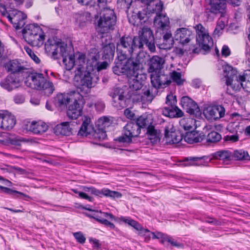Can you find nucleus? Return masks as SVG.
Returning <instances> with one entry per match:
<instances>
[{
    "label": "nucleus",
    "instance_id": "obj_32",
    "mask_svg": "<svg viewBox=\"0 0 250 250\" xmlns=\"http://www.w3.org/2000/svg\"><path fill=\"white\" fill-rule=\"evenodd\" d=\"M128 78V83L129 88L132 91V93L137 94L138 91L142 88V82L139 80V75L137 76L127 77Z\"/></svg>",
    "mask_w": 250,
    "mask_h": 250
},
{
    "label": "nucleus",
    "instance_id": "obj_53",
    "mask_svg": "<svg viewBox=\"0 0 250 250\" xmlns=\"http://www.w3.org/2000/svg\"><path fill=\"white\" fill-rule=\"evenodd\" d=\"M27 54L30 56L31 59L34 61V62L39 64L40 63L41 60L39 57L32 51V50L28 47L25 46L24 48Z\"/></svg>",
    "mask_w": 250,
    "mask_h": 250
},
{
    "label": "nucleus",
    "instance_id": "obj_56",
    "mask_svg": "<svg viewBox=\"0 0 250 250\" xmlns=\"http://www.w3.org/2000/svg\"><path fill=\"white\" fill-rule=\"evenodd\" d=\"M115 140L120 143L130 144L132 142V138L129 136V135L124 134V135L119 137Z\"/></svg>",
    "mask_w": 250,
    "mask_h": 250
},
{
    "label": "nucleus",
    "instance_id": "obj_36",
    "mask_svg": "<svg viewBox=\"0 0 250 250\" xmlns=\"http://www.w3.org/2000/svg\"><path fill=\"white\" fill-rule=\"evenodd\" d=\"M54 132L58 135H70L71 134V128L69 126V122H62L57 125L54 128Z\"/></svg>",
    "mask_w": 250,
    "mask_h": 250
},
{
    "label": "nucleus",
    "instance_id": "obj_6",
    "mask_svg": "<svg viewBox=\"0 0 250 250\" xmlns=\"http://www.w3.org/2000/svg\"><path fill=\"white\" fill-rule=\"evenodd\" d=\"M91 119L88 117H85L81 127L78 132V135L86 137L96 141H103L106 139L107 135L106 130L97 127L95 129L90 125Z\"/></svg>",
    "mask_w": 250,
    "mask_h": 250
},
{
    "label": "nucleus",
    "instance_id": "obj_49",
    "mask_svg": "<svg viewBox=\"0 0 250 250\" xmlns=\"http://www.w3.org/2000/svg\"><path fill=\"white\" fill-rule=\"evenodd\" d=\"M169 77L170 78V80L172 79L177 84H183L184 80L181 78V74L180 72L174 71L171 73V75Z\"/></svg>",
    "mask_w": 250,
    "mask_h": 250
},
{
    "label": "nucleus",
    "instance_id": "obj_52",
    "mask_svg": "<svg viewBox=\"0 0 250 250\" xmlns=\"http://www.w3.org/2000/svg\"><path fill=\"white\" fill-rule=\"evenodd\" d=\"M58 54H60L63 58L68 57L69 54L66 50V45L64 43L59 42L58 43Z\"/></svg>",
    "mask_w": 250,
    "mask_h": 250
},
{
    "label": "nucleus",
    "instance_id": "obj_15",
    "mask_svg": "<svg viewBox=\"0 0 250 250\" xmlns=\"http://www.w3.org/2000/svg\"><path fill=\"white\" fill-rule=\"evenodd\" d=\"M224 74L226 78V83L227 86H230L235 91H236L237 86V82H238L239 75L237 76V71L231 66L227 64L224 67Z\"/></svg>",
    "mask_w": 250,
    "mask_h": 250
},
{
    "label": "nucleus",
    "instance_id": "obj_24",
    "mask_svg": "<svg viewBox=\"0 0 250 250\" xmlns=\"http://www.w3.org/2000/svg\"><path fill=\"white\" fill-rule=\"evenodd\" d=\"M0 85L3 88L11 91L18 88L21 84L18 79L11 75H8L0 82Z\"/></svg>",
    "mask_w": 250,
    "mask_h": 250
},
{
    "label": "nucleus",
    "instance_id": "obj_42",
    "mask_svg": "<svg viewBox=\"0 0 250 250\" xmlns=\"http://www.w3.org/2000/svg\"><path fill=\"white\" fill-rule=\"evenodd\" d=\"M232 158L239 161H248L250 160V156L247 151L242 149L236 150L232 153Z\"/></svg>",
    "mask_w": 250,
    "mask_h": 250
},
{
    "label": "nucleus",
    "instance_id": "obj_64",
    "mask_svg": "<svg viewBox=\"0 0 250 250\" xmlns=\"http://www.w3.org/2000/svg\"><path fill=\"white\" fill-rule=\"evenodd\" d=\"M132 2V0H118V3L121 4V6L128 9Z\"/></svg>",
    "mask_w": 250,
    "mask_h": 250
},
{
    "label": "nucleus",
    "instance_id": "obj_10",
    "mask_svg": "<svg viewBox=\"0 0 250 250\" xmlns=\"http://www.w3.org/2000/svg\"><path fill=\"white\" fill-rule=\"evenodd\" d=\"M78 91H73L72 95L74 96L73 104L68 106L67 111V115L68 117L72 120L77 119L78 117L81 115L82 113V107L80 105L78 102L82 100L83 94L79 90Z\"/></svg>",
    "mask_w": 250,
    "mask_h": 250
},
{
    "label": "nucleus",
    "instance_id": "obj_44",
    "mask_svg": "<svg viewBox=\"0 0 250 250\" xmlns=\"http://www.w3.org/2000/svg\"><path fill=\"white\" fill-rule=\"evenodd\" d=\"M205 157H191L186 158L185 160L189 161L188 165L194 166H204L206 162L205 161Z\"/></svg>",
    "mask_w": 250,
    "mask_h": 250
},
{
    "label": "nucleus",
    "instance_id": "obj_3",
    "mask_svg": "<svg viewBox=\"0 0 250 250\" xmlns=\"http://www.w3.org/2000/svg\"><path fill=\"white\" fill-rule=\"evenodd\" d=\"M138 42L135 36L124 35L120 38L117 42L118 60H125L128 57L131 56L134 51L139 49Z\"/></svg>",
    "mask_w": 250,
    "mask_h": 250
},
{
    "label": "nucleus",
    "instance_id": "obj_47",
    "mask_svg": "<svg viewBox=\"0 0 250 250\" xmlns=\"http://www.w3.org/2000/svg\"><path fill=\"white\" fill-rule=\"evenodd\" d=\"M111 124V122L109 118L104 116L100 118L98 120L97 127L102 128L103 130H105L106 127L109 126Z\"/></svg>",
    "mask_w": 250,
    "mask_h": 250
},
{
    "label": "nucleus",
    "instance_id": "obj_46",
    "mask_svg": "<svg viewBox=\"0 0 250 250\" xmlns=\"http://www.w3.org/2000/svg\"><path fill=\"white\" fill-rule=\"evenodd\" d=\"M62 62L67 70H71L75 65V61L73 55H68V57L63 58Z\"/></svg>",
    "mask_w": 250,
    "mask_h": 250
},
{
    "label": "nucleus",
    "instance_id": "obj_1",
    "mask_svg": "<svg viewBox=\"0 0 250 250\" xmlns=\"http://www.w3.org/2000/svg\"><path fill=\"white\" fill-rule=\"evenodd\" d=\"M76 57L75 85L77 89L86 95L90 92L92 87V78L91 73L85 70V55L83 54H76Z\"/></svg>",
    "mask_w": 250,
    "mask_h": 250
},
{
    "label": "nucleus",
    "instance_id": "obj_58",
    "mask_svg": "<svg viewBox=\"0 0 250 250\" xmlns=\"http://www.w3.org/2000/svg\"><path fill=\"white\" fill-rule=\"evenodd\" d=\"M83 190L85 192L91 193V194L97 196L100 195V190H98L93 187H83Z\"/></svg>",
    "mask_w": 250,
    "mask_h": 250
},
{
    "label": "nucleus",
    "instance_id": "obj_16",
    "mask_svg": "<svg viewBox=\"0 0 250 250\" xmlns=\"http://www.w3.org/2000/svg\"><path fill=\"white\" fill-rule=\"evenodd\" d=\"M225 112V108L220 105L208 106L203 111L205 118L210 121H215L222 118Z\"/></svg>",
    "mask_w": 250,
    "mask_h": 250
},
{
    "label": "nucleus",
    "instance_id": "obj_45",
    "mask_svg": "<svg viewBox=\"0 0 250 250\" xmlns=\"http://www.w3.org/2000/svg\"><path fill=\"white\" fill-rule=\"evenodd\" d=\"M221 135L218 132L212 131L208 134L207 137V142L208 143H215L220 141Z\"/></svg>",
    "mask_w": 250,
    "mask_h": 250
},
{
    "label": "nucleus",
    "instance_id": "obj_2",
    "mask_svg": "<svg viewBox=\"0 0 250 250\" xmlns=\"http://www.w3.org/2000/svg\"><path fill=\"white\" fill-rule=\"evenodd\" d=\"M147 55L146 52L140 51L136 58H128L124 64L119 60L112 68L113 72L118 75L124 74L127 77L137 76L142 71L143 63Z\"/></svg>",
    "mask_w": 250,
    "mask_h": 250
},
{
    "label": "nucleus",
    "instance_id": "obj_11",
    "mask_svg": "<svg viewBox=\"0 0 250 250\" xmlns=\"http://www.w3.org/2000/svg\"><path fill=\"white\" fill-rule=\"evenodd\" d=\"M109 95L113 99V105L117 109L121 110L128 105L129 99L124 96V91L122 88L114 87Z\"/></svg>",
    "mask_w": 250,
    "mask_h": 250
},
{
    "label": "nucleus",
    "instance_id": "obj_12",
    "mask_svg": "<svg viewBox=\"0 0 250 250\" xmlns=\"http://www.w3.org/2000/svg\"><path fill=\"white\" fill-rule=\"evenodd\" d=\"M150 79L153 88L157 90L167 87L171 83L169 76L162 71L151 74Z\"/></svg>",
    "mask_w": 250,
    "mask_h": 250
},
{
    "label": "nucleus",
    "instance_id": "obj_17",
    "mask_svg": "<svg viewBox=\"0 0 250 250\" xmlns=\"http://www.w3.org/2000/svg\"><path fill=\"white\" fill-rule=\"evenodd\" d=\"M23 63L17 59L10 60L4 64V67L8 72L11 74L28 73L29 68L26 67Z\"/></svg>",
    "mask_w": 250,
    "mask_h": 250
},
{
    "label": "nucleus",
    "instance_id": "obj_19",
    "mask_svg": "<svg viewBox=\"0 0 250 250\" xmlns=\"http://www.w3.org/2000/svg\"><path fill=\"white\" fill-rule=\"evenodd\" d=\"M8 20L16 29L21 28L25 24L26 15L21 11L14 10L7 16Z\"/></svg>",
    "mask_w": 250,
    "mask_h": 250
},
{
    "label": "nucleus",
    "instance_id": "obj_39",
    "mask_svg": "<svg viewBox=\"0 0 250 250\" xmlns=\"http://www.w3.org/2000/svg\"><path fill=\"white\" fill-rule=\"evenodd\" d=\"M174 41L172 38L171 34L167 32L163 36V42L157 45L161 49H167L172 47Z\"/></svg>",
    "mask_w": 250,
    "mask_h": 250
},
{
    "label": "nucleus",
    "instance_id": "obj_18",
    "mask_svg": "<svg viewBox=\"0 0 250 250\" xmlns=\"http://www.w3.org/2000/svg\"><path fill=\"white\" fill-rule=\"evenodd\" d=\"M181 104L182 107L190 115L198 116L201 115L200 109L197 104L188 96L182 98Z\"/></svg>",
    "mask_w": 250,
    "mask_h": 250
},
{
    "label": "nucleus",
    "instance_id": "obj_43",
    "mask_svg": "<svg viewBox=\"0 0 250 250\" xmlns=\"http://www.w3.org/2000/svg\"><path fill=\"white\" fill-rule=\"evenodd\" d=\"M38 89L45 90V92L48 95H50L53 93L54 88L53 83L50 81H47L44 78V82L41 83V86H40Z\"/></svg>",
    "mask_w": 250,
    "mask_h": 250
},
{
    "label": "nucleus",
    "instance_id": "obj_48",
    "mask_svg": "<svg viewBox=\"0 0 250 250\" xmlns=\"http://www.w3.org/2000/svg\"><path fill=\"white\" fill-rule=\"evenodd\" d=\"M100 194H103L107 197H110L112 198H121L122 194L118 191H112L108 189H103L100 190Z\"/></svg>",
    "mask_w": 250,
    "mask_h": 250
},
{
    "label": "nucleus",
    "instance_id": "obj_4",
    "mask_svg": "<svg viewBox=\"0 0 250 250\" xmlns=\"http://www.w3.org/2000/svg\"><path fill=\"white\" fill-rule=\"evenodd\" d=\"M117 18L113 10L104 8L100 14L97 21V30L98 32L104 34L113 31L116 24Z\"/></svg>",
    "mask_w": 250,
    "mask_h": 250
},
{
    "label": "nucleus",
    "instance_id": "obj_7",
    "mask_svg": "<svg viewBox=\"0 0 250 250\" xmlns=\"http://www.w3.org/2000/svg\"><path fill=\"white\" fill-rule=\"evenodd\" d=\"M139 41V49H143L145 44L151 52L156 51L154 37L152 31L147 27H144L139 31L138 35L135 36Z\"/></svg>",
    "mask_w": 250,
    "mask_h": 250
},
{
    "label": "nucleus",
    "instance_id": "obj_34",
    "mask_svg": "<svg viewBox=\"0 0 250 250\" xmlns=\"http://www.w3.org/2000/svg\"><path fill=\"white\" fill-rule=\"evenodd\" d=\"M100 55L99 52H95L93 54L92 52L89 54V58L87 59L86 63V68L87 71H93L96 70L99 63V60Z\"/></svg>",
    "mask_w": 250,
    "mask_h": 250
},
{
    "label": "nucleus",
    "instance_id": "obj_20",
    "mask_svg": "<svg viewBox=\"0 0 250 250\" xmlns=\"http://www.w3.org/2000/svg\"><path fill=\"white\" fill-rule=\"evenodd\" d=\"M27 74L26 80L25 81V84L29 86L38 89L41 85V83L44 82V77L42 74L37 72H29Z\"/></svg>",
    "mask_w": 250,
    "mask_h": 250
},
{
    "label": "nucleus",
    "instance_id": "obj_37",
    "mask_svg": "<svg viewBox=\"0 0 250 250\" xmlns=\"http://www.w3.org/2000/svg\"><path fill=\"white\" fill-rule=\"evenodd\" d=\"M135 123L139 127V129L141 128H146L150 126H153V122L152 119L148 117L147 115H142L139 117L135 121Z\"/></svg>",
    "mask_w": 250,
    "mask_h": 250
},
{
    "label": "nucleus",
    "instance_id": "obj_25",
    "mask_svg": "<svg viewBox=\"0 0 250 250\" xmlns=\"http://www.w3.org/2000/svg\"><path fill=\"white\" fill-rule=\"evenodd\" d=\"M183 138L188 144H193L202 142L205 139L206 136L203 133H199L196 131H187Z\"/></svg>",
    "mask_w": 250,
    "mask_h": 250
},
{
    "label": "nucleus",
    "instance_id": "obj_62",
    "mask_svg": "<svg viewBox=\"0 0 250 250\" xmlns=\"http://www.w3.org/2000/svg\"><path fill=\"white\" fill-rule=\"evenodd\" d=\"M73 235L77 241L80 243L83 244L85 242V238L81 232H75L73 234Z\"/></svg>",
    "mask_w": 250,
    "mask_h": 250
},
{
    "label": "nucleus",
    "instance_id": "obj_8",
    "mask_svg": "<svg viewBox=\"0 0 250 250\" xmlns=\"http://www.w3.org/2000/svg\"><path fill=\"white\" fill-rule=\"evenodd\" d=\"M195 28L196 31V42L199 46L205 51L210 50L213 45V41L208 33L205 31V28L201 24H197Z\"/></svg>",
    "mask_w": 250,
    "mask_h": 250
},
{
    "label": "nucleus",
    "instance_id": "obj_63",
    "mask_svg": "<svg viewBox=\"0 0 250 250\" xmlns=\"http://www.w3.org/2000/svg\"><path fill=\"white\" fill-rule=\"evenodd\" d=\"M186 119H183L180 121V125L184 129L185 131H191L192 129V126L190 125L186 124Z\"/></svg>",
    "mask_w": 250,
    "mask_h": 250
},
{
    "label": "nucleus",
    "instance_id": "obj_50",
    "mask_svg": "<svg viewBox=\"0 0 250 250\" xmlns=\"http://www.w3.org/2000/svg\"><path fill=\"white\" fill-rule=\"evenodd\" d=\"M27 141L26 139L19 136L10 138L8 139V142L10 144L16 146H20L21 143Z\"/></svg>",
    "mask_w": 250,
    "mask_h": 250
},
{
    "label": "nucleus",
    "instance_id": "obj_23",
    "mask_svg": "<svg viewBox=\"0 0 250 250\" xmlns=\"http://www.w3.org/2000/svg\"><path fill=\"white\" fill-rule=\"evenodd\" d=\"M158 92V90L156 89H148L144 91L143 95L141 94L140 93L137 94L131 93V98L133 101L136 102L142 101L145 100V99L148 101L151 102Z\"/></svg>",
    "mask_w": 250,
    "mask_h": 250
},
{
    "label": "nucleus",
    "instance_id": "obj_31",
    "mask_svg": "<svg viewBox=\"0 0 250 250\" xmlns=\"http://www.w3.org/2000/svg\"><path fill=\"white\" fill-rule=\"evenodd\" d=\"M58 43L53 39L49 38L44 45L45 51L51 54L54 59L58 58Z\"/></svg>",
    "mask_w": 250,
    "mask_h": 250
},
{
    "label": "nucleus",
    "instance_id": "obj_38",
    "mask_svg": "<svg viewBox=\"0 0 250 250\" xmlns=\"http://www.w3.org/2000/svg\"><path fill=\"white\" fill-rule=\"evenodd\" d=\"M73 91L69 93V96L63 94H58L55 99L56 104L60 106H65L70 101H72L74 100V96L72 95Z\"/></svg>",
    "mask_w": 250,
    "mask_h": 250
},
{
    "label": "nucleus",
    "instance_id": "obj_41",
    "mask_svg": "<svg viewBox=\"0 0 250 250\" xmlns=\"http://www.w3.org/2000/svg\"><path fill=\"white\" fill-rule=\"evenodd\" d=\"M0 189L3 190V192L12 195L14 198H19L20 196H22L25 199H31V197L23 192L13 190L8 188L4 187L3 186H0Z\"/></svg>",
    "mask_w": 250,
    "mask_h": 250
},
{
    "label": "nucleus",
    "instance_id": "obj_5",
    "mask_svg": "<svg viewBox=\"0 0 250 250\" xmlns=\"http://www.w3.org/2000/svg\"><path fill=\"white\" fill-rule=\"evenodd\" d=\"M25 41L33 46L40 47L45 40V35L42 28L35 24H29L22 30Z\"/></svg>",
    "mask_w": 250,
    "mask_h": 250
},
{
    "label": "nucleus",
    "instance_id": "obj_30",
    "mask_svg": "<svg viewBox=\"0 0 250 250\" xmlns=\"http://www.w3.org/2000/svg\"><path fill=\"white\" fill-rule=\"evenodd\" d=\"M3 114L2 128L5 130L12 129L16 123L15 117L6 110L3 111Z\"/></svg>",
    "mask_w": 250,
    "mask_h": 250
},
{
    "label": "nucleus",
    "instance_id": "obj_55",
    "mask_svg": "<svg viewBox=\"0 0 250 250\" xmlns=\"http://www.w3.org/2000/svg\"><path fill=\"white\" fill-rule=\"evenodd\" d=\"M124 221L138 230H141L142 229V226L135 220L129 219H125Z\"/></svg>",
    "mask_w": 250,
    "mask_h": 250
},
{
    "label": "nucleus",
    "instance_id": "obj_29",
    "mask_svg": "<svg viewBox=\"0 0 250 250\" xmlns=\"http://www.w3.org/2000/svg\"><path fill=\"white\" fill-rule=\"evenodd\" d=\"M141 132L139 127L134 122L128 123L124 128V133L129 135L132 138L138 137Z\"/></svg>",
    "mask_w": 250,
    "mask_h": 250
},
{
    "label": "nucleus",
    "instance_id": "obj_33",
    "mask_svg": "<svg viewBox=\"0 0 250 250\" xmlns=\"http://www.w3.org/2000/svg\"><path fill=\"white\" fill-rule=\"evenodd\" d=\"M115 49V45L112 42L103 45L102 47L103 59L109 61L113 60Z\"/></svg>",
    "mask_w": 250,
    "mask_h": 250
},
{
    "label": "nucleus",
    "instance_id": "obj_9",
    "mask_svg": "<svg viewBox=\"0 0 250 250\" xmlns=\"http://www.w3.org/2000/svg\"><path fill=\"white\" fill-rule=\"evenodd\" d=\"M176 97L168 95L166 98V104L167 106L162 109V114L169 118H180L183 116L184 113L175 104Z\"/></svg>",
    "mask_w": 250,
    "mask_h": 250
},
{
    "label": "nucleus",
    "instance_id": "obj_40",
    "mask_svg": "<svg viewBox=\"0 0 250 250\" xmlns=\"http://www.w3.org/2000/svg\"><path fill=\"white\" fill-rule=\"evenodd\" d=\"M232 153L227 150H221L218 151L212 154V157L215 159L223 161H229L231 160Z\"/></svg>",
    "mask_w": 250,
    "mask_h": 250
},
{
    "label": "nucleus",
    "instance_id": "obj_54",
    "mask_svg": "<svg viewBox=\"0 0 250 250\" xmlns=\"http://www.w3.org/2000/svg\"><path fill=\"white\" fill-rule=\"evenodd\" d=\"M160 242L162 244H165L166 242L170 243L172 246L176 247H181L183 246V245L178 243L177 241H174L173 239L171 237L167 236L165 238H164L163 240H161Z\"/></svg>",
    "mask_w": 250,
    "mask_h": 250
},
{
    "label": "nucleus",
    "instance_id": "obj_13",
    "mask_svg": "<svg viewBox=\"0 0 250 250\" xmlns=\"http://www.w3.org/2000/svg\"><path fill=\"white\" fill-rule=\"evenodd\" d=\"M208 6L206 12H210L221 17H225L227 12V3L226 0H205Z\"/></svg>",
    "mask_w": 250,
    "mask_h": 250
},
{
    "label": "nucleus",
    "instance_id": "obj_57",
    "mask_svg": "<svg viewBox=\"0 0 250 250\" xmlns=\"http://www.w3.org/2000/svg\"><path fill=\"white\" fill-rule=\"evenodd\" d=\"M236 84L237 86L235 87L236 88V91L240 90L241 88L248 93H250V82H247V83H240L237 82Z\"/></svg>",
    "mask_w": 250,
    "mask_h": 250
},
{
    "label": "nucleus",
    "instance_id": "obj_59",
    "mask_svg": "<svg viewBox=\"0 0 250 250\" xmlns=\"http://www.w3.org/2000/svg\"><path fill=\"white\" fill-rule=\"evenodd\" d=\"M142 3H144L147 5L146 9L151 11L152 10V6L155 5L157 2H160V0H140Z\"/></svg>",
    "mask_w": 250,
    "mask_h": 250
},
{
    "label": "nucleus",
    "instance_id": "obj_51",
    "mask_svg": "<svg viewBox=\"0 0 250 250\" xmlns=\"http://www.w3.org/2000/svg\"><path fill=\"white\" fill-rule=\"evenodd\" d=\"M250 80V70H247L244 71L242 75H239L238 78L239 84L242 83H247Z\"/></svg>",
    "mask_w": 250,
    "mask_h": 250
},
{
    "label": "nucleus",
    "instance_id": "obj_14",
    "mask_svg": "<svg viewBox=\"0 0 250 250\" xmlns=\"http://www.w3.org/2000/svg\"><path fill=\"white\" fill-rule=\"evenodd\" d=\"M163 4L162 1L157 2L155 3V8H152L153 13L156 14L154 19V22L158 24L159 27L164 30L168 27L169 24V18L166 15L162 14L161 12L162 11Z\"/></svg>",
    "mask_w": 250,
    "mask_h": 250
},
{
    "label": "nucleus",
    "instance_id": "obj_35",
    "mask_svg": "<svg viewBox=\"0 0 250 250\" xmlns=\"http://www.w3.org/2000/svg\"><path fill=\"white\" fill-rule=\"evenodd\" d=\"M160 131L155 129V126H150L147 128L146 135L152 144H156L160 141Z\"/></svg>",
    "mask_w": 250,
    "mask_h": 250
},
{
    "label": "nucleus",
    "instance_id": "obj_60",
    "mask_svg": "<svg viewBox=\"0 0 250 250\" xmlns=\"http://www.w3.org/2000/svg\"><path fill=\"white\" fill-rule=\"evenodd\" d=\"M97 221L103 225H104L106 227H109L111 229H114L115 228V226L113 223L106 219L100 218L97 219Z\"/></svg>",
    "mask_w": 250,
    "mask_h": 250
},
{
    "label": "nucleus",
    "instance_id": "obj_26",
    "mask_svg": "<svg viewBox=\"0 0 250 250\" xmlns=\"http://www.w3.org/2000/svg\"><path fill=\"white\" fill-rule=\"evenodd\" d=\"M153 13V11L151 10L150 11L147 9V11H146L145 8L143 9L142 11H137L134 9L133 11V15L131 18H129V21L133 25H135L136 24H138V23H136V21H132V19L137 18L140 21H143L145 22L146 20L149 18L150 14Z\"/></svg>",
    "mask_w": 250,
    "mask_h": 250
},
{
    "label": "nucleus",
    "instance_id": "obj_61",
    "mask_svg": "<svg viewBox=\"0 0 250 250\" xmlns=\"http://www.w3.org/2000/svg\"><path fill=\"white\" fill-rule=\"evenodd\" d=\"M224 141L226 142H229L230 143L235 142L238 141L239 136L236 133L234 135H227L224 138Z\"/></svg>",
    "mask_w": 250,
    "mask_h": 250
},
{
    "label": "nucleus",
    "instance_id": "obj_21",
    "mask_svg": "<svg viewBox=\"0 0 250 250\" xmlns=\"http://www.w3.org/2000/svg\"><path fill=\"white\" fill-rule=\"evenodd\" d=\"M192 32L186 28H178L175 32L174 38L183 45L188 43L193 38Z\"/></svg>",
    "mask_w": 250,
    "mask_h": 250
},
{
    "label": "nucleus",
    "instance_id": "obj_28",
    "mask_svg": "<svg viewBox=\"0 0 250 250\" xmlns=\"http://www.w3.org/2000/svg\"><path fill=\"white\" fill-rule=\"evenodd\" d=\"M48 128V125L42 121L32 122L29 125H27L29 131L37 134L45 132Z\"/></svg>",
    "mask_w": 250,
    "mask_h": 250
},
{
    "label": "nucleus",
    "instance_id": "obj_22",
    "mask_svg": "<svg viewBox=\"0 0 250 250\" xmlns=\"http://www.w3.org/2000/svg\"><path fill=\"white\" fill-rule=\"evenodd\" d=\"M165 62L164 60L158 56H154L148 62V72L151 74L162 71Z\"/></svg>",
    "mask_w": 250,
    "mask_h": 250
},
{
    "label": "nucleus",
    "instance_id": "obj_27",
    "mask_svg": "<svg viewBox=\"0 0 250 250\" xmlns=\"http://www.w3.org/2000/svg\"><path fill=\"white\" fill-rule=\"evenodd\" d=\"M165 136L167 143L177 144L183 138V135L179 131H169L167 127L165 130Z\"/></svg>",
    "mask_w": 250,
    "mask_h": 250
}]
</instances>
